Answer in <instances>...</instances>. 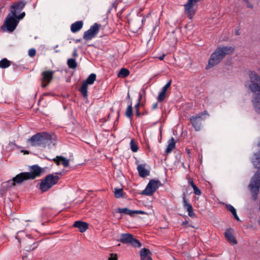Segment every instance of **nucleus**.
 I'll return each mask as SVG.
<instances>
[{
	"instance_id": "obj_2",
	"label": "nucleus",
	"mask_w": 260,
	"mask_h": 260,
	"mask_svg": "<svg viewBox=\"0 0 260 260\" xmlns=\"http://www.w3.org/2000/svg\"><path fill=\"white\" fill-rule=\"evenodd\" d=\"M25 15V13L24 12L18 15L9 13L1 27L2 29L4 31L13 32L17 27L19 20L23 19Z\"/></svg>"
},
{
	"instance_id": "obj_38",
	"label": "nucleus",
	"mask_w": 260,
	"mask_h": 260,
	"mask_svg": "<svg viewBox=\"0 0 260 260\" xmlns=\"http://www.w3.org/2000/svg\"><path fill=\"white\" fill-rule=\"evenodd\" d=\"M36 53V50L35 49H30L28 51V55L30 57H34Z\"/></svg>"
},
{
	"instance_id": "obj_32",
	"label": "nucleus",
	"mask_w": 260,
	"mask_h": 260,
	"mask_svg": "<svg viewBox=\"0 0 260 260\" xmlns=\"http://www.w3.org/2000/svg\"><path fill=\"white\" fill-rule=\"evenodd\" d=\"M226 207H227V209L229 210H230L231 212V213L233 214L235 218L237 220H240L237 214L236 210L235 209V208L231 205H227Z\"/></svg>"
},
{
	"instance_id": "obj_28",
	"label": "nucleus",
	"mask_w": 260,
	"mask_h": 260,
	"mask_svg": "<svg viewBox=\"0 0 260 260\" xmlns=\"http://www.w3.org/2000/svg\"><path fill=\"white\" fill-rule=\"evenodd\" d=\"M117 212L120 213H123L127 215H129L131 216L133 215V210H131L127 208H118L117 209Z\"/></svg>"
},
{
	"instance_id": "obj_33",
	"label": "nucleus",
	"mask_w": 260,
	"mask_h": 260,
	"mask_svg": "<svg viewBox=\"0 0 260 260\" xmlns=\"http://www.w3.org/2000/svg\"><path fill=\"white\" fill-rule=\"evenodd\" d=\"M130 147L132 151L136 152L138 150V147L137 143L134 140H132L130 142Z\"/></svg>"
},
{
	"instance_id": "obj_6",
	"label": "nucleus",
	"mask_w": 260,
	"mask_h": 260,
	"mask_svg": "<svg viewBox=\"0 0 260 260\" xmlns=\"http://www.w3.org/2000/svg\"><path fill=\"white\" fill-rule=\"evenodd\" d=\"M120 241L124 244H129L135 247H140L141 246L140 242L134 238L132 235L128 233L122 234Z\"/></svg>"
},
{
	"instance_id": "obj_14",
	"label": "nucleus",
	"mask_w": 260,
	"mask_h": 260,
	"mask_svg": "<svg viewBox=\"0 0 260 260\" xmlns=\"http://www.w3.org/2000/svg\"><path fill=\"white\" fill-rule=\"evenodd\" d=\"M25 3L23 1L17 2L12 4L10 7V13L16 15L24 7Z\"/></svg>"
},
{
	"instance_id": "obj_34",
	"label": "nucleus",
	"mask_w": 260,
	"mask_h": 260,
	"mask_svg": "<svg viewBox=\"0 0 260 260\" xmlns=\"http://www.w3.org/2000/svg\"><path fill=\"white\" fill-rule=\"evenodd\" d=\"M125 114L128 118L132 117L133 115V107L132 104L127 107L126 110Z\"/></svg>"
},
{
	"instance_id": "obj_22",
	"label": "nucleus",
	"mask_w": 260,
	"mask_h": 260,
	"mask_svg": "<svg viewBox=\"0 0 260 260\" xmlns=\"http://www.w3.org/2000/svg\"><path fill=\"white\" fill-rule=\"evenodd\" d=\"M53 161L58 166L59 165L60 163H61L64 167H67L69 166V159L62 156H57L53 159Z\"/></svg>"
},
{
	"instance_id": "obj_37",
	"label": "nucleus",
	"mask_w": 260,
	"mask_h": 260,
	"mask_svg": "<svg viewBox=\"0 0 260 260\" xmlns=\"http://www.w3.org/2000/svg\"><path fill=\"white\" fill-rule=\"evenodd\" d=\"M192 188L193 189L194 193L198 195V196L201 195V191L200 190V189L197 186H196L195 187H193Z\"/></svg>"
},
{
	"instance_id": "obj_39",
	"label": "nucleus",
	"mask_w": 260,
	"mask_h": 260,
	"mask_svg": "<svg viewBox=\"0 0 260 260\" xmlns=\"http://www.w3.org/2000/svg\"><path fill=\"white\" fill-rule=\"evenodd\" d=\"M141 99H142V95L141 94H140L139 95V98L138 99V101L137 104L135 106V108L136 109V111L137 110V109L139 110V106H140V101H141Z\"/></svg>"
},
{
	"instance_id": "obj_12",
	"label": "nucleus",
	"mask_w": 260,
	"mask_h": 260,
	"mask_svg": "<svg viewBox=\"0 0 260 260\" xmlns=\"http://www.w3.org/2000/svg\"><path fill=\"white\" fill-rule=\"evenodd\" d=\"M196 3L192 0H188L187 3L184 5L185 13L190 19H191L195 14V10L193 7Z\"/></svg>"
},
{
	"instance_id": "obj_1",
	"label": "nucleus",
	"mask_w": 260,
	"mask_h": 260,
	"mask_svg": "<svg viewBox=\"0 0 260 260\" xmlns=\"http://www.w3.org/2000/svg\"><path fill=\"white\" fill-rule=\"evenodd\" d=\"M234 50L232 47L225 46L217 48L211 54L206 69L211 68L219 63L226 55L232 53Z\"/></svg>"
},
{
	"instance_id": "obj_25",
	"label": "nucleus",
	"mask_w": 260,
	"mask_h": 260,
	"mask_svg": "<svg viewBox=\"0 0 260 260\" xmlns=\"http://www.w3.org/2000/svg\"><path fill=\"white\" fill-rule=\"evenodd\" d=\"M150 253L149 250L143 248L140 251V256L141 260H152L149 254Z\"/></svg>"
},
{
	"instance_id": "obj_20",
	"label": "nucleus",
	"mask_w": 260,
	"mask_h": 260,
	"mask_svg": "<svg viewBox=\"0 0 260 260\" xmlns=\"http://www.w3.org/2000/svg\"><path fill=\"white\" fill-rule=\"evenodd\" d=\"M137 170L139 172V175L141 177H145L149 175L150 171L147 168L146 164H140L137 166Z\"/></svg>"
},
{
	"instance_id": "obj_42",
	"label": "nucleus",
	"mask_w": 260,
	"mask_h": 260,
	"mask_svg": "<svg viewBox=\"0 0 260 260\" xmlns=\"http://www.w3.org/2000/svg\"><path fill=\"white\" fill-rule=\"evenodd\" d=\"M72 55L74 57H76L78 56L77 50L76 49H74Z\"/></svg>"
},
{
	"instance_id": "obj_26",
	"label": "nucleus",
	"mask_w": 260,
	"mask_h": 260,
	"mask_svg": "<svg viewBox=\"0 0 260 260\" xmlns=\"http://www.w3.org/2000/svg\"><path fill=\"white\" fill-rule=\"evenodd\" d=\"M83 26V22L81 21H78L73 23L71 26V30L73 32H76L80 30Z\"/></svg>"
},
{
	"instance_id": "obj_31",
	"label": "nucleus",
	"mask_w": 260,
	"mask_h": 260,
	"mask_svg": "<svg viewBox=\"0 0 260 260\" xmlns=\"http://www.w3.org/2000/svg\"><path fill=\"white\" fill-rule=\"evenodd\" d=\"M67 64L71 69H75L77 66L75 59L73 58L69 59L67 61Z\"/></svg>"
},
{
	"instance_id": "obj_48",
	"label": "nucleus",
	"mask_w": 260,
	"mask_h": 260,
	"mask_svg": "<svg viewBox=\"0 0 260 260\" xmlns=\"http://www.w3.org/2000/svg\"><path fill=\"white\" fill-rule=\"evenodd\" d=\"M258 223L260 225V218L258 219Z\"/></svg>"
},
{
	"instance_id": "obj_24",
	"label": "nucleus",
	"mask_w": 260,
	"mask_h": 260,
	"mask_svg": "<svg viewBox=\"0 0 260 260\" xmlns=\"http://www.w3.org/2000/svg\"><path fill=\"white\" fill-rule=\"evenodd\" d=\"M224 236L228 241L232 244H237V241L230 230H226L224 233Z\"/></svg>"
},
{
	"instance_id": "obj_19",
	"label": "nucleus",
	"mask_w": 260,
	"mask_h": 260,
	"mask_svg": "<svg viewBox=\"0 0 260 260\" xmlns=\"http://www.w3.org/2000/svg\"><path fill=\"white\" fill-rule=\"evenodd\" d=\"M183 206L188 212V215L191 218L195 217L196 215L193 212L192 205L187 201L184 196L183 198Z\"/></svg>"
},
{
	"instance_id": "obj_7",
	"label": "nucleus",
	"mask_w": 260,
	"mask_h": 260,
	"mask_svg": "<svg viewBox=\"0 0 260 260\" xmlns=\"http://www.w3.org/2000/svg\"><path fill=\"white\" fill-rule=\"evenodd\" d=\"M160 184V182L158 180H150L142 193L144 195L151 196L158 188Z\"/></svg>"
},
{
	"instance_id": "obj_10",
	"label": "nucleus",
	"mask_w": 260,
	"mask_h": 260,
	"mask_svg": "<svg viewBox=\"0 0 260 260\" xmlns=\"http://www.w3.org/2000/svg\"><path fill=\"white\" fill-rule=\"evenodd\" d=\"M54 72L53 71H46L42 73V86L46 87L53 79Z\"/></svg>"
},
{
	"instance_id": "obj_21",
	"label": "nucleus",
	"mask_w": 260,
	"mask_h": 260,
	"mask_svg": "<svg viewBox=\"0 0 260 260\" xmlns=\"http://www.w3.org/2000/svg\"><path fill=\"white\" fill-rule=\"evenodd\" d=\"M172 81L170 80L168 82V83L162 87L161 91L159 92L158 97L157 101L158 102L163 101L166 98V94L167 90L168 88H169L171 85Z\"/></svg>"
},
{
	"instance_id": "obj_41",
	"label": "nucleus",
	"mask_w": 260,
	"mask_h": 260,
	"mask_svg": "<svg viewBox=\"0 0 260 260\" xmlns=\"http://www.w3.org/2000/svg\"><path fill=\"white\" fill-rule=\"evenodd\" d=\"M188 183L189 184L191 185V186L193 188L194 187H195L196 185H195V184L194 183L193 180L191 179H189L188 180Z\"/></svg>"
},
{
	"instance_id": "obj_35",
	"label": "nucleus",
	"mask_w": 260,
	"mask_h": 260,
	"mask_svg": "<svg viewBox=\"0 0 260 260\" xmlns=\"http://www.w3.org/2000/svg\"><path fill=\"white\" fill-rule=\"evenodd\" d=\"M122 192H123V190L122 189L116 188V189H115V192H114L115 196L117 198H120L122 196Z\"/></svg>"
},
{
	"instance_id": "obj_15",
	"label": "nucleus",
	"mask_w": 260,
	"mask_h": 260,
	"mask_svg": "<svg viewBox=\"0 0 260 260\" xmlns=\"http://www.w3.org/2000/svg\"><path fill=\"white\" fill-rule=\"evenodd\" d=\"M45 137L46 138L44 140V147L51 148L52 146H54L56 143V136L54 135L45 133Z\"/></svg>"
},
{
	"instance_id": "obj_23",
	"label": "nucleus",
	"mask_w": 260,
	"mask_h": 260,
	"mask_svg": "<svg viewBox=\"0 0 260 260\" xmlns=\"http://www.w3.org/2000/svg\"><path fill=\"white\" fill-rule=\"evenodd\" d=\"M74 226L78 228L80 232L83 233L87 230L88 225L86 222L79 220L74 222Z\"/></svg>"
},
{
	"instance_id": "obj_44",
	"label": "nucleus",
	"mask_w": 260,
	"mask_h": 260,
	"mask_svg": "<svg viewBox=\"0 0 260 260\" xmlns=\"http://www.w3.org/2000/svg\"><path fill=\"white\" fill-rule=\"evenodd\" d=\"M165 56H166V54H163L161 56L159 57L158 58L160 60H162L164 59Z\"/></svg>"
},
{
	"instance_id": "obj_8",
	"label": "nucleus",
	"mask_w": 260,
	"mask_h": 260,
	"mask_svg": "<svg viewBox=\"0 0 260 260\" xmlns=\"http://www.w3.org/2000/svg\"><path fill=\"white\" fill-rule=\"evenodd\" d=\"M96 79V75L95 74H91L85 81H84L80 88V91L84 98L87 96V88L88 85L92 84Z\"/></svg>"
},
{
	"instance_id": "obj_46",
	"label": "nucleus",
	"mask_w": 260,
	"mask_h": 260,
	"mask_svg": "<svg viewBox=\"0 0 260 260\" xmlns=\"http://www.w3.org/2000/svg\"><path fill=\"white\" fill-rule=\"evenodd\" d=\"M136 115L138 117H140L141 115V113L140 112L139 110L138 109H137V110H136Z\"/></svg>"
},
{
	"instance_id": "obj_3",
	"label": "nucleus",
	"mask_w": 260,
	"mask_h": 260,
	"mask_svg": "<svg viewBox=\"0 0 260 260\" xmlns=\"http://www.w3.org/2000/svg\"><path fill=\"white\" fill-rule=\"evenodd\" d=\"M248 188L253 200H257L260 188V169L257 170L252 177Z\"/></svg>"
},
{
	"instance_id": "obj_17",
	"label": "nucleus",
	"mask_w": 260,
	"mask_h": 260,
	"mask_svg": "<svg viewBox=\"0 0 260 260\" xmlns=\"http://www.w3.org/2000/svg\"><path fill=\"white\" fill-rule=\"evenodd\" d=\"M253 99L252 103L255 111L260 115V95L256 93H252Z\"/></svg>"
},
{
	"instance_id": "obj_11",
	"label": "nucleus",
	"mask_w": 260,
	"mask_h": 260,
	"mask_svg": "<svg viewBox=\"0 0 260 260\" xmlns=\"http://www.w3.org/2000/svg\"><path fill=\"white\" fill-rule=\"evenodd\" d=\"M204 115H207V112L205 111L203 113L199 114L196 116H192L190 118V120L196 131H198L200 129L201 121L203 120L202 116Z\"/></svg>"
},
{
	"instance_id": "obj_50",
	"label": "nucleus",
	"mask_w": 260,
	"mask_h": 260,
	"mask_svg": "<svg viewBox=\"0 0 260 260\" xmlns=\"http://www.w3.org/2000/svg\"><path fill=\"white\" fill-rule=\"evenodd\" d=\"M236 34H237V35H238V34H239L238 31H237V32H236Z\"/></svg>"
},
{
	"instance_id": "obj_27",
	"label": "nucleus",
	"mask_w": 260,
	"mask_h": 260,
	"mask_svg": "<svg viewBox=\"0 0 260 260\" xmlns=\"http://www.w3.org/2000/svg\"><path fill=\"white\" fill-rule=\"evenodd\" d=\"M175 147V142L174 138H172L168 141V144L166 150V152L168 154L170 153Z\"/></svg>"
},
{
	"instance_id": "obj_36",
	"label": "nucleus",
	"mask_w": 260,
	"mask_h": 260,
	"mask_svg": "<svg viewBox=\"0 0 260 260\" xmlns=\"http://www.w3.org/2000/svg\"><path fill=\"white\" fill-rule=\"evenodd\" d=\"M11 180H10L6 182H4L3 183V185L4 186H6V187H11L12 186H14L16 185V183H14L13 184H12V183H11L10 182L9 183V182L11 181Z\"/></svg>"
},
{
	"instance_id": "obj_49",
	"label": "nucleus",
	"mask_w": 260,
	"mask_h": 260,
	"mask_svg": "<svg viewBox=\"0 0 260 260\" xmlns=\"http://www.w3.org/2000/svg\"><path fill=\"white\" fill-rule=\"evenodd\" d=\"M59 52V50H55V52Z\"/></svg>"
},
{
	"instance_id": "obj_9",
	"label": "nucleus",
	"mask_w": 260,
	"mask_h": 260,
	"mask_svg": "<svg viewBox=\"0 0 260 260\" xmlns=\"http://www.w3.org/2000/svg\"><path fill=\"white\" fill-rule=\"evenodd\" d=\"M99 30V25L95 23L90 28L86 31L83 35V39L85 40H90L94 38L98 33Z\"/></svg>"
},
{
	"instance_id": "obj_43",
	"label": "nucleus",
	"mask_w": 260,
	"mask_h": 260,
	"mask_svg": "<svg viewBox=\"0 0 260 260\" xmlns=\"http://www.w3.org/2000/svg\"><path fill=\"white\" fill-rule=\"evenodd\" d=\"M22 231H19L17 233V235L16 236V238L18 240V241L20 242V239L19 238V235L21 233H22Z\"/></svg>"
},
{
	"instance_id": "obj_51",
	"label": "nucleus",
	"mask_w": 260,
	"mask_h": 260,
	"mask_svg": "<svg viewBox=\"0 0 260 260\" xmlns=\"http://www.w3.org/2000/svg\"><path fill=\"white\" fill-rule=\"evenodd\" d=\"M55 47H56V48H57V47H58V45H56V46H55Z\"/></svg>"
},
{
	"instance_id": "obj_45",
	"label": "nucleus",
	"mask_w": 260,
	"mask_h": 260,
	"mask_svg": "<svg viewBox=\"0 0 260 260\" xmlns=\"http://www.w3.org/2000/svg\"><path fill=\"white\" fill-rule=\"evenodd\" d=\"M158 106V104L157 103L154 104L152 106V109H156Z\"/></svg>"
},
{
	"instance_id": "obj_29",
	"label": "nucleus",
	"mask_w": 260,
	"mask_h": 260,
	"mask_svg": "<svg viewBox=\"0 0 260 260\" xmlns=\"http://www.w3.org/2000/svg\"><path fill=\"white\" fill-rule=\"evenodd\" d=\"M10 65V61L7 58H4L0 61V68H8Z\"/></svg>"
},
{
	"instance_id": "obj_5",
	"label": "nucleus",
	"mask_w": 260,
	"mask_h": 260,
	"mask_svg": "<svg viewBox=\"0 0 260 260\" xmlns=\"http://www.w3.org/2000/svg\"><path fill=\"white\" fill-rule=\"evenodd\" d=\"M45 133H39L32 136L30 139L27 140V143L34 147H44Z\"/></svg>"
},
{
	"instance_id": "obj_4",
	"label": "nucleus",
	"mask_w": 260,
	"mask_h": 260,
	"mask_svg": "<svg viewBox=\"0 0 260 260\" xmlns=\"http://www.w3.org/2000/svg\"><path fill=\"white\" fill-rule=\"evenodd\" d=\"M59 179L58 176L55 175L50 174L47 176L44 179L42 180L40 185V189L42 192L47 191L57 183Z\"/></svg>"
},
{
	"instance_id": "obj_18",
	"label": "nucleus",
	"mask_w": 260,
	"mask_h": 260,
	"mask_svg": "<svg viewBox=\"0 0 260 260\" xmlns=\"http://www.w3.org/2000/svg\"><path fill=\"white\" fill-rule=\"evenodd\" d=\"M256 149L259 150L258 152L255 153L253 158L252 159V162L256 168H260V142L257 145Z\"/></svg>"
},
{
	"instance_id": "obj_16",
	"label": "nucleus",
	"mask_w": 260,
	"mask_h": 260,
	"mask_svg": "<svg viewBox=\"0 0 260 260\" xmlns=\"http://www.w3.org/2000/svg\"><path fill=\"white\" fill-rule=\"evenodd\" d=\"M29 178H28V176L26 172L21 173L17 175H16L15 177H14L10 182L11 183L13 184L14 183L16 184H20L23 181L26 180H28Z\"/></svg>"
},
{
	"instance_id": "obj_13",
	"label": "nucleus",
	"mask_w": 260,
	"mask_h": 260,
	"mask_svg": "<svg viewBox=\"0 0 260 260\" xmlns=\"http://www.w3.org/2000/svg\"><path fill=\"white\" fill-rule=\"evenodd\" d=\"M42 172V169L37 165L32 166L30 169L29 172H26L29 179H34L36 177L41 175Z\"/></svg>"
},
{
	"instance_id": "obj_30",
	"label": "nucleus",
	"mask_w": 260,
	"mask_h": 260,
	"mask_svg": "<svg viewBox=\"0 0 260 260\" xmlns=\"http://www.w3.org/2000/svg\"><path fill=\"white\" fill-rule=\"evenodd\" d=\"M129 74L128 70L125 68H122L118 74V77L120 78H124L127 77Z\"/></svg>"
},
{
	"instance_id": "obj_40",
	"label": "nucleus",
	"mask_w": 260,
	"mask_h": 260,
	"mask_svg": "<svg viewBox=\"0 0 260 260\" xmlns=\"http://www.w3.org/2000/svg\"><path fill=\"white\" fill-rule=\"evenodd\" d=\"M144 214L145 213V212L141 210H133V214Z\"/></svg>"
},
{
	"instance_id": "obj_47",
	"label": "nucleus",
	"mask_w": 260,
	"mask_h": 260,
	"mask_svg": "<svg viewBox=\"0 0 260 260\" xmlns=\"http://www.w3.org/2000/svg\"><path fill=\"white\" fill-rule=\"evenodd\" d=\"M21 152H23L24 154H28L29 153L28 151H26V150H21Z\"/></svg>"
}]
</instances>
